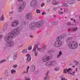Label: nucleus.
I'll use <instances>...</instances> for the list:
<instances>
[{
	"mask_svg": "<svg viewBox=\"0 0 80 80\" xmlns=\"http://www.w3.org/2000/svg\"><path fill=\"white\" fill-rule=\"evenodd\" d=\"M67 10H68V8H66V10H65L66 12H67Z\"/></svg>",
	"mask_w": 80,
	"mask_h": 80,
	"instance_id": "69168bd1",
	"label": "nucleus"
},
{
	"mask_svg": "<svg viewBox=\"0 0 80 80\" xmlns=\"http://www.w3.org/2000/svg\"><path fill=\"white\" fill-rule=\"evenodd\" d=\"M31 7H36L38 5V1L37 0H32L30 3Z\"/></svg>",
	"mask_w": 80,
	"mask_h": 80,
	"instance_id": "423d86ee",
	"label": "nucleus"
},
{
	"mask_svg": "<svg viewBox=\"0 0 80 80\" xmlns=\"http://www.w3.org/2000/svg\"><path fill=\"white\" fill-rule=\"evenodd\" d=\"M27 49H25L24 50H23L22 52V53H27Z\"/></svg>",
	"mask_w": 80,
	"mask_h": 80,
	"instance_id": "473e14b6",
	"label": "nucleus"
},
{
	"mask_svg": "<svg viewBox=\"0 0 80 80\" xmlns=\"http://www.w3.org/2000/svg\"><path fill=\"white\" fill-rule=\"evenodd\" d=\"M38 45H40V43L39 42L37 43V44H35L34 46V48L37 49L38 47Z\"/></svg>",
	"mask_w": 80,
	"mask_h": 80,
	"instance_id": "dca6fc26",
	"label": "nucleus"
},
{
	"mask_svg": "<svg viewBox=\"0 0 80 80\" xmlns=\"http://www.w3.org/2000/svg\"><path fill=\"white\" fill-rule=\"evenodd\" d=\"M7 62L6 59H3L1 61H0V63H3V62Z\"/></svg>",
	"mask_w": 80,
	"mask_h": 80,
	"instance_id": "7c9ffc66",
	"label": "nucleus"
},
{
	"mask_svg": "<svg viewBox=\"0 0 80 80\" xmlns=\"http://www.w3.org/2000/svg\"><path fill=\"white\" fill-rule=\"evenodd\" d=\"M17 53L16 52L14 53V55H13V58L14 59H16L17 58Z\"/></svg>",
	"mask_w": 80,
	"mask_h": 80,
	"instance_id": "a878e982",
	"label": "nucleus"
},
{
	"mask_svg": "<svg viewBox=\"0 0 80 80\" xmlns=\"http://www.w3.org/2000/svg\"><path fill=\"white\" fill-rule=\"evenodd\" d=\"M21 24L22 26L24 25L25 24V21H23L22 22Z\"/></svg>",
	"mask_w": 80,
	"mask_h": 80,
	"instance_id": "e433bc0d",
	"label": "nucleus"
},
{
	"mask_svg": "<svg viewBox=\"0 0 80 80\" xmlns=\"http://www.w3.org/2000/svg\"><path fill=\"white\" fill-rule=\"evenodd\" d=\"M9 75V72L7 71H5V77L6 78H7L8 75Z\"/></svg>",
	"mask_w": 80,
	"mask_h": 80,
	"instance_id": "f3484780",
	"label": "nucleus"
},
{
	"mask_svg": "<svg viewBox=\"0 0 80 80\" xmlns=\"http://www.w3.org/2000/svg\"><path fill=\"white\" fill-rule=\"evenodd\" d=\"M62 37V39L65 38L67 37V35L65 33H64L62 36H61Z\"/></svg>",
	"mask_w": 80,
	"mask_h": 80,
	"instance_id": "bb28decb",
	"label": "nucleus"
},
{
	"mask_svg": "<svg viewBox=\"0 0 80 80\" xmlns=\"http://www.w3.org/2000/svg\"><path fill=\"white\" fill-rule=\"evenodd\" d=\"M19 25V21L18 20H14L11 24V26L12 27H16Z\"/></svg>",
	"mask_w": 80,
	"mask_h": 80,
	"instance_id": "39448f33",
	"label": "nucleus"
},
{
	"mask_svg": "<svg viewBox=\"0 0 80 80\" xmlns=\"http://www.w3.org/2000/svg\"><path fill=\"white\" fill-rule=\"evenodd\" d=\"M12 19H13V18H12V17H11L10 18V20H12Z\"/></svg>",
	"mask_w": 80,
	"mask_h": 80,
	"instance_id": "0e129e2a",
	"label": "nucleus"
},
{
	"mask_svg": "<svg viewBox=\"0 0 80 80\" xmlns=\"http://www.w3.org/2000/svg\"><path fill=\"white\" fill-rule=\"evenodd\" d=\"M15 73H16V71L12 69L11 71V73L12 74H14Z\"/></svg>",
	"mask_w": 80,
	"mask_h": 80,
	"instance_id": "2f4dec72",
	"label": "nucleus"
},
{
	"mask_svg": "<svg viewBox=\"0 0 80 80\" xmlns=\"http://www.w3.org/2000/svg\"><path fill=\"white\" fill-rule=\"evenodd\" d=\"M13 68H16V67H17V65H14L13 66Z\"/></svg>",
	"mask_w": 80,
	"mask_h": 80,
	"instance_id": "49530a36",
	"label": "nucleus"
},
{
	"mask_svg": "<svg viewBox=\"0 0 80 80\" xmlns=\"http://www.w3.org/2000/svg\"><path fill=\"white\" fill-rule=\"evenodd\" d=\"M3 38V35H0V38Z\"/></svg>",
	"mask_w": 80,
	"mask_h": 80,
	"instance_id": "864d4df0",
	"label": "nucleus"
},
{
	"mask_svg": "<svg viewBox=\"0 0 80 80\" xmlns=\"http://www.w3.org/2000/svg\"><path fill=\"white\" fill-rule=\"evenodd\" d=\"M31 69L32 72H34L35 70V66L33 65H31Z\"/></svg>",
	"mask_w": 80,
	"mask_h": 80,
	"instance_id": "4468645a",
	"label": "nucleus"
},
{
	"mask_svg": "<svg viewBox=\"0 0 80 80\" xmlns=\"http://www.w3.org/2000/svg\"><path fill=\"white\" fill-rule=\"evenodd\" d=\"M53 17H54V18H55L56 17V15H54L53 16Z\"/></svg>",
	"mask_w": 80,
	"mask_h": 80,
	"instance_id": "bf43d9fd",
	"label": "nucleus"
},
{
	"mask_svg": "<svg viewBox=\"0 0 80 80\" xmlns=\"http://www.w3.org/2000/svg\"><path fill=\"white\" fill-rule=\"evenodd\" d=\"M77 60H75V61H74V62L75 63V62H76V63H77Z\"/></svg>",
	"mask_w": 80,
	"mask_h": 80,
	"instance_id": "774afa93",
	"label": "nucleus"
},
{
	"mask_svg": "<svg viewBox=\"0 0 80 80\" xmlns=\"http://www.w3.org/2000/svg\"><path fill=\"white\" fill-rule=\"evenodd\" d=\"M43 21H40L37 22H33L29 24V28L31 30H35L36 27L40 28L43 25Z\"/></svg>",
	"mask_w": 80,
	"mask_h": 80,
	"instance_id": "f03ea898",
	"label": "nucleus"
},
{
	"mask_svg": "<svg viewBox=\"0 0 80 80\" xmlns=\"http://www.w3.org/2000/svg\"><path fill=\"white\" fill-rule=\"evenodd\" d=\"M25 6H26V2L25 1H23L22 2L19 4L18 6V11L20 12H22L25 8Z\"/></svg>",
	"mask_w": 80,
	"mask_h": 80,
	"instance_id": "7ed1b4c3",
	"label": "nucleus"
},
{
	"mask_svg": "<svg viewBox=\"0 0 80 80\" xmlns=\"http://www.w3.org/2000/svg\"><path fill=\"white\" fill-rule=\"evenodd\" d=\"M50 78V76H46L44 78V80H49Z\"/></svg>",
	"mask_w": 80,
	"mask_h": 80,
	"instance_id": "4be33fe9",
	"label": "nucleus"
},
{
	"mask_svg": "<svg viewBox=\"0 0 80 80\" xmlns=\"http://www.w3.org/2000/svg\"><path fill=\"white\" fill-rule=\"evenodd\" d=\"M0 20L1 21H4V16H3V15L2 17L0 18Z\"/></svg>",
	"mask_w": 80,
	"mask_h": 80,
	"instance_id": "c756f323",
	"label": "nucleus"
},
{
	"mask_svg": "<svg viewBox=\"0 0 80 80\" xmlns=\"http://www.w3.org/2000/svg\"><path fill=\"white\" fill-rule=\"evenodd\" d=\"M57 65V62L55 61H48L45 63V65L46 66H50V65H53V66Z\"/></svg>",
	"mask_w": 80,
	"mask_h": 80,
	"instance_id": "0eeeda50",
	"label": "nucleus"
},
{
	"mask_svg": "<svg viewBox=\"0 0 80 80\" xmlns=\"http://www.w3.org/2000/svg\"><path fill=\"white\" fill-rule=\"evenodd\" d=\"M30 78H28L26 79V80H31Z\"/></svg>",
	"mask_w": 80,
	"mask_h": 80,
	"instance_id": "4d7b16f0",
	"label": "nucleus"
},
{
	"mask_svg": "<svg viewBox=\"0 0 80 80\" xmlns=\"http://www.w3.org/2000/svg\"><path fill=\"white\" fill-rule=\"evenodd\" d=\"M55 70L56 71H58V70H59V68H55Z\"/></svg>",
	"mask_w": 80,
	"mask_h": 80,
	"instance_id": "a19ab883",
	"label": "nucleus"
},
{
	"mask_svg": "<svg viewBox=\"0 0 80 80\" xmlns=\"http://www.w3.org/2000/svg\"><path fill=\"white\" fill-rule=\"evenodd\" d=\"M50 2V0H48L47 3H49Z\"/></svg>",
	"mask_w": 80,
	"mask_h": 80,
	"instance_id": "13d9d810",
	"label": "nucleus"
},
{
	"mask_svg": "<svg viewBox=\"0 0 80 80\" xmlns=\"http://www.w3.org/2000/svg\"><path fill=\"white\" fill-rule=\"evenodd\" d=\"M42 50V48H38L37 49V50L38 51H39V50Z\"/></svg>",
	"mask_w": 80,
	"mask_h": 80,
	"instance_id": "09e8293b",
	"label": "nucleus"
},
{
	"mask_svg": "<svg viewBox=\"0 0 80 80\" xmlns=\"http://www.w3.org/2000/svg\"><path fill=\"white\" fill-rule=\"evenodd\" d=\"M66 25H73V24H72L70 22L67 23H66Z\"/></svg>",
	"mask_w": 80,
	"mask_h": 80,
	"instance_id": "4c0bfd02",
	"label": "nucleus"
},
{
	"mask_svg": "<svg viewBox=\"0 0 80 80\" xmlns=\"http://www.w3.org/2000/svg\"><path fill=\"white\" fill-rule=\"evenodd\" d=\"M62 51H60L59 52V54L58 55V58H59L61 55H62Z\"/></svg>",
	"mask_w": 80,
	"mask_h": 80,
	"instance_id": "cd10ccee",
	"label": "nucleus"
},
{
	"mask_svg": "<svg viewBox=\"0 0 80 80\" xmlns=\"http://www.w3.org/2000/svg\"><path fill=\"white\" fill-rule=\"evenodd\" d=\"M72 37L68 38H67L66 41L68 42L69 41H70V40H72Z\"/></svg>",
	"mask_w": 80,
	"mask_h": 80,
	"instance_id": "b1692460",
	"label": "nucleus"
},
{
	"mask_svg": "<svg viewBox=\"0 0 80 80\" xmlns=\"http://www.w3.org/2000/svg\"><path fill=\"white\" fill-rule=\"evenodd\" d=\"M68 46L70 48L75 49L78 47V43L77 42L75 41H72L68 43Z\"/></svg>",
	"mask_w": 80,
	"mask_h": 80,
	"instance_id": "20e7f679",
	"label": "nucleus"
},
{
	"mask_svg": "<svg viewBox=\"0 0 80 80\" xmlns=\"http://www.w3.org/2000/svg\"><path fill=\"white\" fill-rule=\"evenodd\" d=\"M7 28H8V26H7V25H5L4 28V29L2 30V33H3V32H5V31L7 29Z\"/></svg>",
	"mask_w": 80,
	"mask_h": 80,
	"instance_id": "412c9836",
	"label": "nucleus"
},
{
	"mask_svg": "<svg viewBox=\"0 0 80 80\" xmlns=\"http://www.w3.org/2000/svg\"><path fill=\"white\" fill-rule=\"evenodd\" d=\"M57 0H52V4L53 5H58V4H60L61 3V1H58L55 2H56Z\"/></svg>",
	"mask_w": 80,
	"mask_h": 80,
	"instance_id": "f8f14e48",
	"label": "nucleus"
},
{
	"mask_svg": "<svg viewBox=\"0 0 80 80\" xmlns=\"http://www.w3.org/2000/svg\"><path fill=\"white\" fill-rule=\"evenodd\" d=\"M71 68H69L68 69H65L63 70L64 73H67V72L68 73V74H70L71 75H74L75 72V71H73L72 73H71V72H69L68 73V72H70V71H71Z\"/></svg>",
	"mask_w": 80,
	"mask_h": 80,
	"instance_id": "1a4fd4ad",
	"label": "nucleus"
},
{
	"mask_svg": "<svg viewBox=\"0 0 80 80\" xmlns=\"http://www.w3.org/2000/svg\"><path fill=\"white\" fill-rule=\"evenodd\" d=\"M14 12V11H12L11 12H9V13H11V14H12V13H13V12Z\"/></svg>",
	"mask_w": 80,
	"mask_h": 80,
	"instance_id": "8fccbe9b",
	"label": "nucleus"
},
{
	"mask_svg": "<svg viewBox=\"0 0 80 80\" xmlns=\"http://www.w3.org/2000/svg\"><path fill=\"white\" fill-rule=\"evenodd\" d=\"M31 13H28L26 15V18L28 20H32V15H31Z\"/></svg>",
	"mask_w": 80,
	"mask_h": 80,
	"instance_id": "9b49d317",
	"label": "nucleus"
},
{
	"mask_svg": "<svg viewBox=\"0 0 80 80\" xmlns=\"http://www.w3.org/2000/svg\"><path fill=\"white\" fill-rule=\"evenodd\" d=\"M57 8H53V11H56V10H57Z\"/></svg>",
	"mask_w": 80,
	"mask_h": 80,
	"instance_id": "a18cd8bd",
	"label": "nucleus"
},
{
	"mask_svg": "<svg viewBox=\"0 0 80 80\" xmlns=\"http://www.w3.org/2000/svg\"><path fill=\"white\" fill-rule=\"evenodd\" d=\"M47 48V45H44L43 47L41 48V50H45Z\"/></svg>",
	"mask_w": 80,
	"mask_h": 80,
	"instance_id": "393cba45",
	"label": "nucleus"
},
{
	"mask_svg": "<svg viewBox=\"0 0 80 80\" xmlns=\"http://www.w3.org/2000/svg\"><path fill=\"white\" fill-rule=\"evenodd\" d=\"M59 13L60 15H62V14H63V12H60V11H59Z\"/></svg>",
	"mask_w": 80,
	"mask_h": 80,
	"instance_id": "37998d69",
	"label": "nucleus"
},
{
	"mask_svg": "<svg viewBox=\"0 0 80 80\" xmlns=\"http://www.w3.org/2000/svg\"><path fill=\"white\" fill-rule=\"evenodd\" d=\"M76 2V0H68L67 2L69 4L72 5V4H74Z\"/></svg>",
	"mask_w": 80,
	"mask_h": 80,
	"instance_id": "ddd939ff",
	"label": "nucleus"
},
{
	"mask_svg": "<svg viewBox=\"0 0 80 80\" xmlns=\"http://www.w3.org/2000/svg\"><path fill=\"white\" fill-rule=\"evenodd\" d=\"M78 68H79L80 69V65H78Z\"/></svg>",
	"mask_w": 80,
	"mask_h": 80,
	"instance_id": "680f3d73",
	"label": "nucleus"
},
{
	"mask_svg": "<svg viewBox=\"0 0 80 80\" xmlns=\"http://www.w3.org/2000/svg\"><path fill=\"white\" fill-rule=\"evenodd\" d=\"M22 28L19 26L16 29L12 31L8 34L4 38V39L7 42L6 44V47H11L14 45V41L12 40V38L15 37L17 35L19 34V33L22 31Z\"/></svg>",
	"mask_w": 80,
	"mask_h": 80,
	"instance_id": "f257e3e1",
	"label": "nucleus"
},
{
	"mask_svg": "<svg viewBox=\"0 0 80 80\" xmlns=\"http://www.w3.org/2000/svg\"><path fill=\"white\" fill-rule=\"evenodd\" d=\"M37 49L34 48L32 49V52H37Z\"/></svg>",
	"mask_w": 80,
	"mask_h": 80,
	"instance_id": "58836bf2",
	"label": "nucleus"
},
{
	"mask_svg": "<svg viewBox=\"0 0 80 80\" xmlns=\"http://www.w3.org/2000/svg\"><path fill=\"white\" fill-rule=\"evenodd\" d=\"M73 21H74V23H76V21L75 20V19H73Z\"/></svg>",
	"mask_w": 80,
	"mask_h": 80,
	"instance_id": "052dcab7",
	"label": "nucleus"
},
{
	"mask_svg": "<svg viewBox=\"0 0 80 80\" xmlns=\"http://www.w3.org/2000/svg\"><path fill=\"white\" fill-rule=\"evenodd\" d=\"M62 7H68V4L66 3H63L62 4Z\"/></svg>",
	"mask_w": 80,
	"mask_h": 80,
	"instance_id": "5701e85b",
	"label": "nucleus"
},
{
	"mask_svg": "<svg viewBox=\"0 0 80 80\" xmlns=\"http://www.w3.org/2000/svg\"><path fill=\"white\" fill-rule=\"evenodd\" d=\"M52 55H51L50 56H48V57H44L42 59V60L43 62H46L48 60H50V59H52Z\"/></svg>",
	"mask_w": 80,
	"mask_h": 80,
	"instance_id": "9d476101",
	"label": "nucleus"
},
{
	"mask_svg": "<svg viewBox=\"0 0 80 80\" xmlns=\"http://www.w3.org/2000/svg\"><path fill=\"white\" fill-rule=\"evenodd\" d=\"M60 10L62 11V10H63V8H61L60 9Z\"/></svg>",
	"mask_w": 80,
	"mask_h": 80,
	"instance_id": "338daca9",
	"label": "nucleus"
},
{
	"mask_svg": "<svg viewBox=\"0 0 80 80\" xmlns=\"http://www.w3.org/2000/svg\"><path fill=\"white\" fill-rule=\"evenodd\" d=\"M53 52H54V50L53 49H51L48 51L47 53L48 54H50L52 53H53Z\"/></svg>",
	"mask_w": 80,
	"mask_h": 80,
	"instance_id": "6ab92c4d",
	"label": "nucleus"
},
{
	"mask_svg": "<svg viewBox=\"0 0 80 80\" xmlns=\"http://www.w3.org/2000/svg\"><path fill=\"white\" fill-rule=\"evenodd\" d=\"M57 41H61V40L63 39L62 36H59L57 38Z\"/></svg>",
	"mask_w": 80,
	"mask_h": 80,
	"instance_id": "a211bd4d",
	"label": "nucleus"
},
{
	"mask_svg": "<svg viewBox=\"0 0 80 80\" xmlns=\"http://www.w3.org/2000/svg\"><path fill=\"white\" fill-rule=\"evenodd\" d=\"M79 62H78V61H77V62H76V64H75V65H78V64L79 63Z\"/></svg>",
	"mask_w": 80,
	"mask_h": 80,
	"instance_id": "3c124183",
	"label": "nucleus"
},
{
	"mask_svg": "<svg viewBox=\"0 0 80 80\" xmlns=\"http://www.w3.org/2000/svg\"><path fill=\"white\" fill-rule=\"evenodd\" d=\"M41 7H43V6H45V3H44V2H43L41 5Z\"/></svg>",
	"mask_w": 80,
	"mask_h": 80,
	"instance_id": "79ce46f5",
	"label": "nucleus"
},
{
	"mask_svg": "<svg viewBox=\"0 0 80 80\" xmlns=\"http://www.w3.org/2000/svg\"><path fill=\"white\" fill-rule=\"evenodd\" d=\"M30 37H31V38H33V36H32V35H30Z\"/></svg>",
	"mask_w": 80,
	"mask_h": 80,
	"instance_id": "e2e57ef3",
	"label": "nucleus"
},
{
	"mask_svg": "<svg viewBox=\"0 0 80 80\" xmlns=\"http://www.w3.org/2000/svg\"><path fill=\"white\" fill-rule=\"evenodd\" d=\"M27 60L28 62H30L31 60H32V58H31V57H28L27 58Z\"/></svg>",
	"mask_w": 80,
	"mask_h": 80,
	"instance_id": "c85d7f7f",
	"label": "nucleus"
},
{
	"mask_svg": "<svg viewBox=\"0 0 80 80\" xmlns=\"http://www.w3.org/2000/svg\"><path fill=\"white\" fill-rule=\"evenodd\" d=\"M61 80H67V79H65L64 78H63V77H62L61 78Z\"/></svg>",
	"mask_w": 80,
	"mask_h": 80,
	"instance_id": "c03bdc74",
	"label": "nucleus"
},
{
	"mask_svg": "<svg viewBox=\"0 0 80 80\" xmlns=\"http://www.w3.org/2000/svg\"><path fill=\"white\" fill-rule=\"evenodd\" d=\"M26 57H30V56L29 54H27V55H26Z\"/></svg>",
	"mask_w": 80,
	"mask_h": 80,
	"instance_id": "5fc2aeb1",
	"label": "nucleus"
},
{
	"mask_svg": "<svg viewBox=\"0 0 80 80\" xmlns=\"http://www.w3.org/2000/svg\"><path fill=\"white\" fill-rule=\"evenodd\" d=\"M35 54V57H37V55H38V52L37 51H36L34 52Z\"/></svg>",
	"mask_w": 80,
	"mask_h": 80,
	"instance_id": "c9c22d12",
	"label": "nucleus"
},
{
	"mask_svg": "<svg viewBox=\"0 0 80 80\" xmlns=\"http://www.w3.org/2000/svg\"><path fill=\"white\" fill-rule=\"evenodd\" d=\"M63 44V42L62 41H57L54 43V46L57 48L61 47Z\"/></svg>",
	"mask_w": 80,
	"mask_h": 80,
	"instance_id": "6e6552de",
	"label": "nucleus"
},
{
	"mask_svg": "<svg viewBox=\"0 0 80 80\" xmlns=\"http://www.w3.org/2000/svg\"><path fill=\"white\" fill-rule=\"evenodd\" d=\"M29 68L30 67L29 66H28L27 70L23 72H22V74H25V73H28V70H29Z\"/></svg>",
	"mask_w": 80,
	"mask_h": 80,
	"instance_id": "2eb2a0df",
	"label": "nucleus"
},
{
	"mask_svg": "<svg viewBox=\"0 0 80 80\" xmlns=\"http://www.w3.org/2000/svg\"><path fill=\"white\" fill-rule=\"evenodd\" d=\"M49 73V72H47V73L46 74V76H49L48 75Z\"/></svg>",
	"mask_w": 80,
	"mask_h": 80,
	"instance_id": "de8ad7c7",
	"label": "nucleus"
},
{
	"mask_svg": "<svg viewBox=\"0 0 80 80\" xmlns=\"http://www.w3.org/2000/svg\"><path fill=\"white\" fill-rule=\"evenodd\" d=\"M32 46H29L28 47V50H32Z\"/></svg>",
	"mask_w": 80,
	"mask_h": 80,
	"instance_id": "72a5a7b5",
	"label": "nucleus"
},
{
	"mask_svg": "<svg viewBox=\"0 0 80 80\" xmlns=\"http://www.w3.org/2000/svg\"><path fill=\"white\" fill-rule=\"evenodd\" d=\"M44 14L46 15V12H43L42 13V15H44Z\"/></svg>",
	"mask_w": 80,
	"mask_h": 80,
	"instance_id": "603ef678",
	"label": "nucleus"
},
{
	"mask_svg": "<svg viewBox=\"0 0 80 80\" xmlns=\"http://www.w3.org/2000/svg\"><path fill=\"white\" fill-rule=\"evenodd\" d=\"M58 23V22H54L52 23V25H57Z\"/></svg>",
	"mask_w": 80,
	"mask_h": 80,
	"instance_id": "ea45409f",
	"label": "nucleus"
},
{
	"mask_svg": "<svg viewBox=\"0 0 80 80\" xmlns=\"http://www.w3.org/2000/svg\"><path fill=\"white\" fill-rule=\"evenodd\" d=\"M36 12L37 13H40L41 11H40V10L39 9H37L36 10Z\"/></svg>",
	"mask_w": 80,
	"mask_h": 80,
	"instance_id": "f704fd0d",
	"label": "nucleus"
},
{
	"mask_svg": "<svg viewBox=\"0 0 80 80\" xmlns=\"http://www.w3.org/2000/svg\"><path fill=\"white\" fill-rule=\"evenodd\" d=\"M77 29H78L77 27L72 28H71V31L72 32H75Z\"/></svg>",
	"mask_w": 80,
	"mask_h": 80,
	"instance_id": "aec40b11",
	"label": "nucleus"
},
{
	"mask_svg": "<svg viewBox=\"0 0 80 80\" xmlns=\"http://www.w3.org/2000/svg\"><path fill=\"white\" fill-rule=\"evenodd\" d=\"M18 2H23V0H18Z\"/></svg>",
	"mask_w": 80,
	"mask_h": 80,
	"instance_id": "6e6d98bb",
	"label": "nucleus"
}]
</instances>
